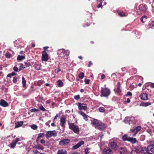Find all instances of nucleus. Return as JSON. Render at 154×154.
<instances>
[{"label": "nucleus", "instance_id": "nucleus-1", "mask_svg": "<svg viewBox=\"0 0 154 154\" xmlns=\"http://www.w3.org/2000/svg\"><path fill=\"white\" fill-rule=\"evenodd\" d=\"M91 124L95 128L99 130H103L106 127V125L104 123L96 119H94L92 121Z\"/></svg>", "mask_w": 154, "mask_h": 154}, {"label": "nucleus", "instance_id": "nucleus-2", "mask_svg": "<svg viewBox=\"0 0 154 154\" xmlns=\"http://www.w3.org/2000/svg\"><path fill=\"white\" fill-rule=\"evenodd\" d=\"M101 97H107L110 94V91L109 89L107 88H101Z\"/></svg>", "mask_w": 154, "mask_h": 154}, {"label": "nucleus", "instance_id": "nucleus-3", "mask_svg": "<svg viewBox=\"0 0 154 154\" xmlns=\"http://www.w3.org/2000/svg\"><path fill=\"white\" fill-rule=\"evenodd\" d=\"M69 53L68 50L65 51L64 49H61L57 51V54L61 57H64L65 56L68 55Z\"/></svg>", "mask_w": 154, "mask_h": 154}, {"label": "nucleus", "instance_id": "nucleus-4", "mask_svg": "<svg viewBox=\"0 0 154 154\" xmlns=\"http://www.w3.org/2000/svg\"><path fill=\"white\" fill-rule=\"evenodd\" d=\"M69 127L70 129L72 130L75 133L78 134L79 133V130L77 125H74L73 123H68Z\"/></svg>", "mask_w": 154, "mask_h": 154}, {"label": "nucleus", "instance_id": "nucleus-5", "mask_svg": "<svg viewBox=\"0 0 154 154\" xmlns=\"http://www.w3.org/2000/svg\"><path fill=\"white\" fill-rule=\"evenodd\" d=\"M109 145L112 149L115 150H116L118 147L116 141L112 139L111 140Z\"/></svg>", "mask_w": 154, "mask_h": 154}, {"label": "nucleus", "instance_id": "nucleus-6", "mask_svg": "<svg viewBox=\"0 0 154 154\" xmlns=\"http://www.w3.org/2000/svg\"><path fill=\"white\" fill-rule=\"evenodd\" d=\"M57 134V132L55 131L54 130L48 131L45 135L47 137H50L53 136H56Z\"/></svg>", "mask_w": 154, "mask_h": 154}, {"label": "nucleus", "instance_id": "nucleus-7", "mask_svg": "<svg viewBox=\"0 0 154 154\" xmlns=\"http://www.w3.org/2000/svg\"><path fill=\"white\" fill-rule=\"evenodd\" d=\"M145 150H146V148L145 147L139 146H137L135 148V152L137 153H143L144 152Z\"/></svg>", "mask_w": 154, "mask_h": 154}, {"label": "nucleus", "instance_id": "nucleus-8", "mask_svg": "<svg viewBox=\"0 0 154 154\" xmlns=\"http://www.w3.org/2000/svg\"><path fill=\"white\" fill-rule=\"evenodd\" d=\"M134 120V118L133 116L127 117H125L124 120V122L126 124H128L130 125V122H133Z\"/></svg>", "mask_w": 154, "mask_h": 154}, {"label": "nucleus", "instance_id": "nucleus-9", "mask_svg": "<svg viewBox=\"0 0 154 154\" xmlns=\"http://www.w3.org/2000/svg\"><path fill=\"white\" fill-rule=\"evenodd\" d=\"M19 139L18 138H17L15 140H13L12 143L9 144V146L11 148L14 149L15 148L17 143L19 141Z\"/></svg>", "mask_w": 154, "mask_h": 154}, {"label": "nucleus", "instance_id": "nucleus-10", "mask_svg": "<svg viewBox=\"0 0 154 154\" xmlns=\"http://www.w3.org/2000/svg\"><path fill=\"white\" fill-rule=\"evenodd\" d=\"M66 118L65 116H63L61 117L60 125L63 127H65V124L66 123Z\"/></svg>", "mask_w": 154, "mask_h": 154}, {"label": "nucleus", "instance_id": "nucleus-11", "mask_svg": "<svg viewBox=\"0 0 154 154\" xmlns=\"http://www.w3.org/2000/svg\"><path fill=\"white\" fill-rule=\"evenodd\" d=\"M141 129V127L139 126H138L134 129H132L131 130V131L133 133V136H134L136 135L137 133L139 132Z\"/></svg>", "mask_w": 154, "mask_h": 154}, {"label": "nucleus", "instance_id": "nucleus-12", "mask_svg": "<svg viewBox=\"0 0 154 154\" xmlns=\"http://www.w3.org/2000/svg\"><path fill=\"white\" fill-rule=\"evenodd\" d=\"M70 142L69 140L67 139H63L59 142L60 145H66Z\"/></svg>", "mask_w": 154, "mask_h": 154}, {"label": "nucleus", "instance_id": "nucleus-13", "mask_svg": "<svg viewBox=\"0 0 154 154\" xmlns=\"http://www.w3.org/2000/svg\"><path fill=\"white\" fill-rule=\"evenodd\" d=\"M42 60L44 61H47L48 59V54L45 51H43L42 55Z\"/></svg>", "mask_w": 154, "mask_h": 154}, {"label": "nucleus", "instance_id": "nucleus-14", "mask_svg": "<svg viewBox=\"0 0 154 154\" xmlns=\"http://www.w3.org/2000/svg\"><path fill=\"white\" fill-rule=\"evenodd\" d=\"M78 108L80 110L83 109L84 110H86L87 109V107L86 106H83L85 105L83 103H77Z\"/></svg>", "mask_w": 154, "mask_h": 154}, {"label": "nucleus", "instance_id": "nucleus-15", "mask_svg": "<svg viewBox=\"0 0 154 154\" xmlns=\"http://www.w3.org/2000/svg\"><path fill=\"white\" fill-rule=\"evenodd\" d=\"M103 154H112V150L109 147H106L103 151Z\"/></svg>", "mask_w": 154, "mask_h": 154}, {"label": "nucleus", "instance_id": "nucleus-16", "mask_svg": "<svg viewBox=\"0 0 154 154\" xmlns=\"http://www.w3.org/2000/svg\"><path fill=\"white\" fill-rule=\"evenodd\" d=\"M84 144V142L83 141H81L79 142L76 145L73 146L72 147V149H76L79 147L81 146Z\"/></svg>", "mask_w": 154, "mask_h": 154}, {"label": "nucleus", "instance_id": "nucleus-17", "mask_svg": "<svg viewBox=\"0 0 154 154\" xmlns=\"http://www.w3.org/2000/svg\"><path fill=\"white\" fill-rule=\"evenodd\" d=\"M119 152L120 154H126L127 150L125 147H121L119 149Z\"/></svg>", "mask_w": 154, "mask_h": 154}, {"label": "nucleus", "instance_id": "nucleus-18", "mask_svg": "<svg viewBox=\"0 0 154 154\" xmlns=\"http://www.w3.org/2000/svg\"><path fill=\"white\" fill-rule=\"evenodd\" d=\"M140 97L142 100H146L148 99V95L145 93L141 94L140 95Z\"/></svg>", "mask_w": 154, "mask_h": 154}, {"label": "nucleus", "instance_id": "nucleus-19", "mask_svg": "<svg viewBox=\"0 0 154 154\" xmlns=\"http://www.w3.org/2000/svg\"><path fill=\"white\" fill-rule=\"evenodd\" d=\"M0 105L1 106L4 107H6L8 105V103L3 99H2L1 100Z\"/></svg>", "mask_w": 154, "mask_h": 154}, {"label": "nucleus", "instance_id": "nucleus-20", "mask_svg": "<svg viewBox=\"0 0 154 154\" xmlns=\"http://www.w3.org/2000/svg\"><path fill=\"white\" fill-rule=\"evenodd\" d=\"M67 152L64 149H61L58 150L57 154H67Z\"/></svg>", "mask_w": 154, "mask_h": 154}, {"label": "nucleus", "instance_id": "nucleus-21", "mask_svg": "<svg viewBox=\"0 0 154 154\" xmlns=\"http://www.w3.org/2000/svg\"><path fill=\"white\" fill-rule=\"evenodd\" d=\"M23 124V121L17 122L15 123V128H18L19 127L21 126Z\"/></svg>", "mask_w": 154, "mask_h": 154}, {"label": "nucleus", "instance_id": "nucleus-22", "mask_svg": "<svg viewBox=\"0 0 154 154\" xmlns=\"http://www.w3.org/2000/svg\"><path fill=\"white\" fill-rule=\"evenodd\" d=\"M147 149L150 150L151 152H154V143L152 145L148 146L147 147Z\"/></svg>", "mask_w": 154, "mask_h": 154}, {"label": "nucleus", "instance_id": "nucleus-23", "mask_svg": "<svg viewBox=\"0 0 154 154\" xmlns=\"http://www.w3.org/2000/svg\"><path fill=\"white\" fill-rule=\"evenodd\" d=\"M131 142L132 143H135L136 142V139L135 138H133L132 137H129L128 138V141Z\"/></svg>", "mask_w": 154, "mask_h": 154}, {"label": "nucleus", "instance_id": "nucleus-24", "mask_svg": "<svg viewBox=\"0 0 154 154\" xmlns=\"http://www.w3.org/2000/svg\"><path fill=\"white\" fill-rule=\"evenodd\" d=\"M117 85H118V87H117V90H116V92L118 94H119L121 91V90L120 89L121 86H120V83L118 82L117 84Z\"/></svg>", "mask_w": 154, "mask_h": 154}, {"label": "nucleus", "instance_id": "nucleus-25", "mask_svg": "<svg viewBox=\"0 0 154 154\" xmlns=\"http://www.w3.org/2000/svg\"><path fill=\"white\" fill-rule=\"evenodd\" d=\"M140 8L141 10L145 11L146 10L145 6L143 5H141L140 6Z\"/></svg>", "mask_w": 154, "mask_h": 154}, {"label": "nucleus", "instance_id": "nucleus-26", "mask_svg": "<svg viewBox=\"0 0 154 154\" xmlns=\"http://www.w3.org/2000/svg\"><path fill=\"white\" fill-rule=\"evenodd\" d=\"M41 66L40 64H35L34 65L35 69L37 70H39L40 69Z\"/></svg>", "mask_w": 154, "mask_h": 154}, {"label": "nucleus", "instance_id": "nucleus-27", "mask_svg": "<svg viewBox=\"0 0 154 154\" xmlns=\"http://www.w3.org/2000/svg\"><path fill=\"white\" fill-rule=\"evenodd\" d=\"M25 58V57L24 56L18 55L17 57L18 60H21Z\"/></svg>", "mask_w": 154, "mask_h": 154}, {"label": "nucleus", "instance_id": "nucleus-28", "mask_svg": "<svg viewBox=\"0 0 154 154\" xmlns=\"http://www.w3.org/2000/svg\"><path fill=\"white\" fill-rule=\"evenodd\" d=\"M35 148L38 149H41V150H43L44 148L41 145L38 144L36 146Z\"/></svg>", "mask_w": 154, "mask_h": 154}, {"label": "nucleus", "instance_id": "nucleus-29", "mask_svg": "<svg viewBox=\"0 0 154 154\" xmlns=\"http://www.w3.org/2000/svg\"><path fill=\"white\" fill-rule=\"evenodd\" d=\"M22 83L23 87H25L26 86V81L24 77H22Z\"/></svg>", "mask_w": 154, "mask_h": 154}, {"label": "nucleus", "instance_id": "nucleus-30", "mask_svg": "<svg viewBox=\"0 0 154 154\" xmlns=\"http://www.w3.org/2000/svg\"><path fill=\"white\" fill-rule=\"evenodd\" d=\"M57 85L60 87H62L63 85V83L61 80H58L57 82Z\"/></svg>", "mask_w": 154, "mask_h": 154}, {"label": "nucleus", "instance_id": "nucleus-31", "mask_svg": "<svg viewBox=\"0 0 154 154\" xmlns=\"http://www.w3.org/2000/svg\"><path fill=\"white\" fill-rule=\"evenodd\" d=\"M128 138L126 135H125L122 136V139L124 141H128Z\"/></svg>", "mask_w": 154, "mask_h": 154}, {"label": "nucleus", "instance_id": "nucleus-32", "mask_svg": "<svg viewBox=\"0 0 154 154\" xmlns=\"http://www.w3.org/2000/svg\"><path fill=\"white\" fill-rule=\"evenodd\" d=\"M151 104V103L149 102H144L142 103V106H146L150 105Z\"/></svg>", "mask_w": 154, "mask_h": 154}, {"label": "nucleus", "instance_id": "nucleus-33", "mask_svg": "<svg viewBox=\"0 0 154 154\" xmlns=\"http://www.w3.org/2000/svg\"><path fill=\"white\" fill-rule=\"evenodd\" d=\"M84 76V73L82 72H80L79 75V78L80 79H82Z\"/></svg>", "mask_w": 154, "mask_h": 154}, {"label": "nucleus", "instance_id": "nucleus-34", "mask_svg": "<svg viewBox=\"0 0 154 154\" xmlns=\"http://www.w3.org/2000/svg\"><path fill=\"white\" fill-rule=\"evenodd\" d=\"M30 127L32 129L34 130H36L38 128L37 126L35 124L31 125Z\"/></svg>", "mask_w": 154, "mask_h": 154}, {"label": "nucleus", "instance_id": "nucleus-35", "mask_svg": "<svg viewBox=\"0 0 154 154\" xmlns=\"http://www.w3.org/2000/svg\"><path fill=\"white\" fill-rule=\"evenodd\" d=\"M44 134L43 133H40L38 134V138H39L40 137H42L44 136Z\"/></svg>", "mask_w": 154, "mask_h": 154}, {"label": "nucleus", "instance_id": "nucleus-36", "mask_svg": "<svg viewBox=\"0 0 154 154\" xmlns=\"http://www.w3.org/2000/svg\"><path fill=\"white\" fill-rule=\"evenodd\" d=\"M5 56L7 58H10L11 57L12 55L8 53H7L6 54Z\"/></svg>", "mask_w": 154, "mask_h": 154}, {"label": "nucleus", "instance_id": "nucleus-37", "mask_svg": "<svg viewBox=\"0 0 154 154\" xmlns=\"http://www.w3.org/2000/svg\"><path fill=\"white\" fill-rule=\"evenodd\" d=\"M99 111L100 112H104L105 110L103 107H100L99 108Z\"/></svg>", "mask_w": 154, "mask_h": 154}, {"label": "nucleus", "instance_id": "nucleus-38", "mask_svg": "<svg viewBox=\"0 0 154 154\" xmlns=\"http://www.w3.org/2000/svg\"><path fill=\"white\" fill-rule=\"evenodd\" d=\"M24 63L26 67H28L30 66L31 65V64L30 63L28 62H25Z\"/></svg>", "mask_w": 154, "mask_h": 154}, {"label": "nucleus", "instance_id": "nucleus-39", "mask_svg": "<svg viewBox=\"0 0 154 154\" xmlns=\"http://www.w3.org/2000/svg\"><path fill=\"white\" fill-rule=\"evenodd\" d=\"M39 110L38 109L34 108V109H31L30 110V112H35L38 111Z\"/></svg>", "mask_w": 154, "mask_h": 154}, {"label": "nucleus", "instance_id": "nucleus-40", "mask_svg": "<svg viewBox=\"0 0 154 154\" xmlns=\"http://www.w3.org/2000/svg\"><path fill=\"white\" fill-rule=\"evenodd\" d=\"M17 77L16 76L14 77L13 80V82L14 83H16L17 82Z\"/></svg>", "mask_w": 154, "mask_h": 154}, {"label": "nucleus", "instance_id": "nucleus-41", "mask_svg": "<svg viewBox=\"0 0 154 154\" xmlns=\"http://www.w3.org/2000/svg\"><path fill=\"white\" fill-rule=\"evenodd\" d=\"M74 99L76 100H78L80 99V97L79 95L74 96Z\"/></svg>", "mask_w": 154, "mask_h": 154}, {"label": "nucleus", "instance_id": "nucleus-42", "mask_svg": "<svg viewBox=\"0 0 154 154\" xmlns=\"http://www.w3.org/2000/svg\"><path fill=\"white\" fill-rule=\"evenodd\" d=\"M39 109L42 111H46V109L44 108V107L42 106V105H41L39 107Z\"/></svg>", "mask_w": 154, "mask_h": 154}, {"label": "nucleus", "instance_id": "nucleus-43", "mask_svg": "<svg viewBox=\"0 0 154 154\" xmlns=\"http://www.w3.org/2000/svg\"><path fill=\"white\" fill-rule=\"evenodd\" d=\"M90 149L88 148H87L85 149V152L86 154H88L89 153V150Z\"/></svg>", "mask_w": 154, "mask_h": 154}, {"label": "nucleus", "instance_id": "nucleus-44", "mask_svg": "<svg viewBox=\"0 0 154 154\" xmlns=\"http://www.w3.org/2000/svg\"><path fill=\"white\" fill-rule=\"evenodd\" d=\"M119 15L121 17H124L125 16V13L123 12H120L119 14Z\"/></svg>", "mask_w": 154, "mask_h": 154}, {"label": "nucleus", "instance_id": "nucleus-45", "mask_svg": "<svg viewBox=\"0 0 154 154\" xmlns=\"http://www.w3.org/2000/svg\"><path fill=\"white\" fill-rule=\"evenodd\" d=\"M132 95V93L130 91H128L127 92V94L126 95V96H131Z\"/></svg>", "mask_w": 154, "mask_h": 154}, {"label": "nucleus", "instance_id": "nucleus-46", "mask_svg": "<svg viewBox=\"0 0 154 154\" xmlns=\"http://www.w3.org/2000/svg\"><path fill=\"white\" fill-rule=\"evenodd\" d=\"M90 81L89 79H85V82L86 84H88L89 83Z\"/></svg>", "mask_w": 154, "mask_h": 154}, {"label": "nucleus", "instance_id": "nucleus-47", "mask_svg": "<svg viewBox=\"0 0 154 154\" xmlns=\"http://www.w3.org/2000/svg\"><path fill=\"white\" fill-rule=\"evenodd\" d=\"M60 71V69L59 68H57L55 70V73H58V72Z\"/></svg>", "mask_w": 154, "mask_h": 154}, {"label": "nucleus", "instance_id": "nucleus-48", "mask_svg": "<svg viewBox=\"0 0 154 154\" xmlns=\"http://www.w3.org/2000/svg\"><path fill=\"white\" fill-rule=\"evenodd\" d=\"M145 151L146 152L148 153V154H153L152 153H150L149 152L150 150L147 149V148H146V150H145Z\"/></svg>", "mask_w": 154, "mask_h": 154}, {"label": "nucleus", "instance_id": "nucleus-49", "mask_svg": "<svg viewBox=\"0 0 154 154\" xmlns=\"http://www.w3.org/2000/svg\"><path fill=\"white\" fill-rule=\"evenodd\" d=\"M13 69L15 72H17L18 71V68L16 66H14V67Z\"/></svg>", "mask_w": 154, "mask_h": 154}, {"label": "nucleus", "instance_id": "nucleus-50", "mask_svg": "<svg viewBox=\"0 0 154 154\" xmlns=\"http://www.w3.org/2000/svg\"><path fill=\"white\" fill-rule=\"evenodd\" d=\"M80 114L83 117L84 116H86V114L84 113V112H80Z\"/></svg>", "mask_w": 154, "mask_h": 154}, {"label": "nucleus", "instance_id": "nucleus-51", "mask_svg": "<svg viewBox=\"0 0 154 154\" xmlns=\"http://www.w3.org/2000/svg\"><path fill=\"white\" fill-rule=\"evenodd\" d=\"M83 117L85 120L87 121L88 120V116L86 114V116H84Z\"/></svg>", "mask_w": 154, "mask_h": 154}, {"label": "nucleus", "instance_id": "nucleus-52", "mask_svg": "<svg viewBox=\"0 0 154 154\" xmlns=\"http://www.w3.org/2000/svg\"><path fill=\"white\" fill-rule=\"evenodd\" d=\"M150 85L151 87L154 88V83H150Z\"/></svg>", "mask_w": 154, "mask_h": 154}, {"label": "nucleus", "instance_id": "nucleus-53", "mask_svg": "<svg viewBox=\"0 0 154 154\" xmlns=\"http://www.w3.org/2000/svg\"><path fill=\"white\" fill-rule=\"evenodd\" d=\"M102 2H101L100 3V4H99V5H97V7L98 8H100L101 7V6H102Z\"/></svg>", "mask_w": 154, "mask_h": 154}, {"label": "nucleus", "instance_id": "nucleus-54", "mask_svg": "<svg viewBox=\"0 0 154 154\" xmlns=\"http://www.w3.org/2000/svg\"><path fill=\"white\" fill-rule=\"evenodd\" d=\"M143 17H142L140 18V20L142 21V22L144 23V21H145V20H144V21L143 20Z\"/></svg>", "mask_w": 154, "mask_h": 154}, {"label": "nucleus", "instance_id": "nucleus-55", "mask_svg": "<svg viewBox=\"0 0 154 154\" xmlns=\"http://www.w3.org/2000/svg\"><path fill=\"white\" fill-rule=\"evenodd\" d=\"M40 143L42 144H43L45 143V141L43 139L41 140L40 141Z\"/></svg>", "mask_w": 154, "mask_h": 154}, {"label": "nucleus", "instance_id": "nucleus-56", "mask_svg": "<svg viewBox=\"0 0 154 154\" xmlns=\"http://www.w3.org/2000/svg\"><path fill=\"white\" fill-rule=\"evenodd\" d=\"M57 117H58V114H57L54 119V121L55 120L57 119Z\"/></svg>", "mask_w": 154, "mask_h": 154}, {"label": "nucleus", "instance_id": "nucleus-57", "mask_svg": "<svg viewBox=\"0 0 154 154\" xmlns=\"http://www.w3.org/2000/svg\"><path fill=\"white\" fill-rule=\"evenodd\" d=\"M151 25L153 26H154V20H152L151 23Z\"/></svg>", "mask_w": 154, "mask_h": 154}, {"label": "nucleus", "instance_id": "nucleus-58", "mask_svg": "<svg viewBox=\"0 0 154 154\" xmlns=\"http://www.w3.org/2000/svg\"><path fill=\"white\" fill-rule=\"evenodd\" d=\"M105 78V76L104 75V74H103L102 75V76H101V79H104Z\"/></svg>", "mask_w": 154, "mask_h": 154}, {"label": "nucleus", "instance_id": "nucleus-59", "mask_svg": "<svg viewBox=\"0 0 154 154\" xmlns=\"http://www.w3.org/2000/svg\"><path fill=\"white\" fill-rule=\"evenodd\" d=\"M12 76L11 75V74H9L8 75L7 77H8L11 78Z\"/></svg>", "mask_w": 154, "mask_h": 154}, {"label": "nucleus", "instance_id": "nucleus-60", "mask_svg": "<svg viewBox=\"0 0 154 154\" xmlns=\"http://www.w3.org/2000/svg\"><path fill=\"white\" fill-rule=\"evenodd\" d=\"M92 64V63H91V61H89V64L88 65V67H90V66Z\"/></svg>", "mask_w": 154, "mask_h": 154}, {"label": "nucleus", "instance_id": "nucleus-61", "mask_svg": "<svg viewBox=\"0 0 154 154\" xmlns=\"http://www.w3.org/2000/svg\"><path fill=\"white\" fill-rule=\"evenodd\" d=\"M10 74H11V75L12 76H13L15 75H16L15 73L14 72H12V73H10Z\"/></svg>", "mask_w": 154, "mask_h": 154}, {"label": "nucleus", "instance_id": "nucleus-62", "mask_svg": "<svg viewBox=\"0 0 154 154\" xmlns=\"http://www.w3.org/2000/svg\"><path fill=\"white\" fill-rule=\"evenodd\" d=\"M130 102V99L129 98H128L127 100V103H129Z\"/></svg>", "mask_w": 154, "mask_h": 154}, {"label": "nucleus", "instance_id": "nucleus-63", "mask_svg": "<svg viewBox=\"0 0 154 154\" xmlns=\"http://www.w3.org/2000/svg\"><path fill=\"white\" fill-rule=\"evenodd\" d=\"M51 125L53 127H54L56 126L55 124L54 123H51Z\"/></svg>", "mask_w": 154, "mask_h": 154}, {"label": "nucleus", "instance_id": "nucleus-64", "mask_svg": "<svg viewBox=\"0 0 154 154\" xmlns=\"http://www.w3.org/2000/svg\"><path fill=\"white\" fill-rule=\"evenodd\" d=\"M72 154H80V153L77 152H74Z\"/></svg>", "mask_w": 154, "mask_h": 154}]
</instances>
